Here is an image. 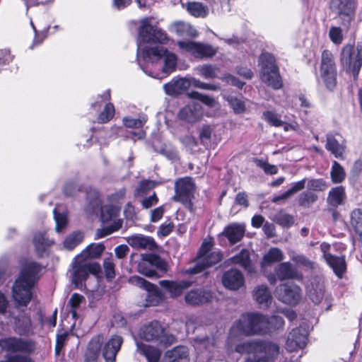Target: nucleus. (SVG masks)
I'll return each mask as SVG.
<instances>
[{
	"label": "nucleus",
	"mask_w": 362,
	"mask_h": 362,
	"mask_svg": "<svg viewBox=\"0 0 362 362\" xmlns=\"http://www.w3.org/2000/svg\"><path fill=\"white\" fill-rule=\"evenodd\" d=\"M142 58L145 64H140L141 68L146 74L158 79L175 71L177 65L176 55L160 46L144 48Z\"/></svg>",
	"instance_id": "obj_1"
},
{
	"label": "nucleus",
	"mask_w": 362,
	"mask_h": 362,
	"mask_svg": "<svg viewBox=\"0 0 362 362\" xmlns=\"http://www.w3.org/2000/svg\"><path fill=\"white\" fill-rule=\"evenodd\" d=\"M40 267L34 262H28L14 282L12 296L16 306L26 307L32 298V289L37 281Z\"/></svg>",
	"instance_id": "obj_2"
},
{
	"label": "nucleus",
	"mask_w": 362,
	"mask_h": 362,
	"mask_svg": "<svg viewBox=\"0 0 362 362\" xmlns=\"http://www.w3.org/2000/svg\"><path fill=\"white\" fill-rule=\"evenodd\" d=\"M260 78L262 82L274 89H279L283 83L274 57L268 52L262 53L259 58Z\"/></svg>",
	"instance_id": "obj_3"
},
{
	"label": "nucleus",
	"mask_w": 362,
	"mask_h": 362,
	"mask_svg": "<svg viewBox=\"0 0 362 362\" xmlns=\"http://www.w3.org/2000/svg\"><path fill=\"white\" fill-rule=\"evenodd\" d=\"M228 349L240 354H252L258 356V354H268L269 356H277L279 354V346L271 341L261 340H247L243 342L237 341L232 348Z\"/></svg>",
	"instance_id": "obj_4"
},
{
	"label": "nucleus",
	"mask_w": 362,
	"mask_h": 362,
	"mask_svg": "<svg viewBox=\"0 0 362 362\" xmlns=\"http://www.w3.org/2000/svg\"><path fill=\"white\" fill-rule=\"evenodd\" d=\"M339 60L341 69L356 79L362 66V46L344 45Z\"/></svg>",
	"instance_id": "obj_5"
},
{
	"label": "nucleus",
	"mask_w": 362,
	"mask_h": 362,
	"mask_svg": "<svg viewBox=\"0 0 362 362\" xmlns=\"http://www.w3.org/2000/svg\"><path fill=\"white\" fill-rule=\"evenodd\" d=\"M222 255L218 251H212L210 243L204 242L199 250V255L195 260V265L185 270L188 274H196L201 272L205 268L211 267L219 262Z\"/></svg>",
	"instance_id": "obj_6"
},
{
	"label": "nucleus",
	"mask_w": 362,
	"mask_h": 362,
	"mask_svg": "<svg viewBox=\"0 0 362 362\" xmlns=\"http://www.w3.org/2000/svg\"><path fill=\"white\" fill-rule=\"evenodd\" d=\"M252 336V313L244 314L235 320L229 331L226 345L232 348L243 337Z\"/></svg>",
	"instance_id": "obj_7"
},
{
	"label": "nucleus",
	"mask_w": 362,
	"mask_h": 362,
	"mask_svg": "<svg viewBox=\"0 0 362 362\" xmlns=\"http://www.w3.org/2000/svg\"><path fill=\"white\" fill-rule=\"evenodd\" d=\"M151 19L145 18L141 21V25L139 29L138 37V52L141 49V42L165 43L167 40V35L160 28L152 26L150 23Z\"/></svg>",
	"instance_id": "obj_8"
},
{
	"label": "nucleus",
	"mask_w": 362,
	"mask_h": 362,
	"mask_svg": "<svg viewBox=\"0 0 362 362\" xmlns=\"http://www.w3.org/2000/svg\"><path fill=\"white\" fill-rule=\"evenodd\" d=\"M141 337L148 341H156L163 346H170L175 341V337L165 333L160 324L156 321L144 326Z\"/></svg>",
	"instance_id": "obj_9"
},
{
	"label": "nucleus",
	"mask_w": 362,
	"mask_h": 362,
	"mask_svg": "<svg viewBox=\"0 0 362 362\" xmlns=\"http://www.w3.org/2000/svg\"><path fill=\"white\" fill-rule=\"evenodd\" d=\"M100 272V264L95 262L77 259L75 258L72 273V281L76 287L80 288L82 282L86 279L89 274L97 275Z\"/></svg>",
	"instance_id": "obj_10"
},
{
	"label": "nucleus",
	"mask_w": 362,
	"mask_h": 362,
	"mask_svg": "<svg viewBox=\"0 0 362 362\" xmlns=\"http://www.w3.org/2000/svg\"><path fill=\"white\" fill-rule=\"evenodd\" d=\"M129 282L132 285L142 288L147 291L145 306H155L163 301V295L161 291L156 286L144 279L138 276H133L129 278Z\"/></svg>",
	"instance_id": "obj_11"
},
{
	"label": "nucleus",
	"mask_w": 362,
	"mask_h": 362,
	"mask_svg": "<svg viewBox=\"0 0 362 362\" xmlns=\"http://www.w3.org/2000/svg\"><path fill=\"white\" fill-rule=\"evenodd\" d=\"M103 222L112 221V223L103 228L98 229L95 233L96 238H102L118 230L122 226V221L117 218V210L112 206H105L101 211Z\"/></svg>",
	"instance_id": "obj_12"
},
{
	"label": "nucleus",
	"mask_w": 362,
	"mask_h": 362,
	"mask_svg": "<svg viewBox=\"0 0 362 362\" xmlns=\"http://www.w3.org/2000/svg\"><path fill=\"white\" fill-rule=\"evenodd\" d=\"M194 184L190 177L177 180L175 184V194L173 199L182 203L191 209V200L194 198Z\"/></svg>",
	"instance_id": "obj_13"
},
{
	"label": "nucleus",
	"mask_w": 362,
	"mask_h": 362,
	"mask_svg": "<svg viewBox=\"0 0 362 362\" xmlns=\"http://www.w3.org/2000/svg\"><path fill=\"white\" fill-rule=\"evenodd\" d=\"M329 8L341 18L344 25L349 24L354 18L356 4L352 0H331Z\"/></svg>",
	"instance_id": "obj_14"
},
{
	"label": "nucleus",
	"mask_w": 362,
	"mask_h": 362,
	"mask_svg": "<svg viewBox=\"0 0 362 362\" xmlns=\"http://www.w3.org/2000/svg\"><path fill=\"white\" fill-rule=\"evenodd\" d=\"M179 47L197 57H211L217 53V49L211 45L192 41H180Z\"/></svg>",
	"instance_id": "obj_15"
},
{
	"label": "nucleus",
	"mask_w": 362,
	"mask_h": 362,
	"mask_svg": "<svg viewBox=\"0 0 362 362\" xmlns=\"http://www.w3.org/2000/svg\"><path fill=\"white\" fill-rule=\"evenodd\" d=\"M276 296L279 300L288 305H296L301 298V290L295 284H282L276 288Z\"/></svg>",
	"instance_id": "obj_16"
},
{
	"label": "nucleus",
	"mask_w": 362,
	"mask_h": 362,
	"mask_svg": "<svg viewBox=\"0 0 362 362\" xmlns=\"http://www.w3.org/2000/svg\"><path fill=\"white\" fill-rule=\"evenodd\" d=\"M2 349L10 352L30 353L35 349V344L30 340L16 337H8L0 340Z\"/></svg>",
	"instance_id": "obj_17"
},
{
	"label": "nucleus",
	"mask_w": 362,
	"mask_h": 362,
	"mask_svg": "<svg viewBox=\"0 0 362 362\" xmlns=\"http://www.w3.org/2000/svg\"><path fill=\"white\" fill-rule=\"evenodd\" d=\"M308 340V332L305 329L296 328L288 334L286 349L288 351H295L303 349Z\"/></svg>",
	"instance_id": "obj_18"
},
{
	"label": "nucleus",
	"mask_w": 362,
	"mask_h": 362,
	"mask_svg": "<svg viewBox=\"0 0 362 362\" xmlns=\"http://www.w3.org/2000/svg\"><path fill=\"white\" fill-rule=\"evenodd\" d=\"M223 286L230 291H237L245 285L243 274L238 269H230L222 276Z\"/></svg>",
	"instance_id": "obj_19"
},
{
	"label": "nucleus",
	"mask_w": 362,
	"mask_h": 362,
	"mask_svg": "<svg viewBox=\"0 0 362 362\" xmlns=\"http://www.w3.org/2000/svg\"><path fill=\"white\" fill-rule=\"evenodd\" d=\"M215 295L210 291L205 289H195L188 292L185 296L187 303L198 305L210 303L215 299Z\"/></svg>",
	"instance_id": "obj_20"
},
{
	"label": "nucleus",
	"mask_w": 362,
	"mask_h": 362,
	"mask_svg": "<svg viewBox=\"0 0 362 362\" xmlns=\"http://www.w3.org/2000/svg\"><path fill=\"white\" fill-rule=\"evenodd\" d=\"M308 293L309 298L314 303H322L325 296L323 279L321 277L312 279L308 285Z\"/></svg>",
	"instance_id": "obj_21"
},
{
	"label": "nucleus",
	"mask_w": 362,
	"mask_h": 362,
	"mask_svg": "<svg viewBox=\"0 0 362 362\" xmlns=\"http://www.w3.org/2000/svg\"><path fill=\"white\" fill-rule=\"evenodd\" d=\"M128 244L136 250H154L157 245L154 239L150 236L141 234H135L128 237Z\"/></svg>",
	"instance_id": "obj_22"
},
{
	"label": "nucleus",
	"mask_w": 362,
	"mask_h": 362,
	"mask_svg": "<svg viewBox=\"0 0 362 362\" xmlns=\"http://www.w3.org/2000/svg\"><path fill=\"white\" fill-rule=\"evenodd\" d=\"M123 343L122 338L119 335L112 336L105 344L103 355L106 362H115L116 356Z\"/></svg>",
	"instance_id": "obj_23"
},
{
	"label": "nucleus",
	"mask_w": 362,
	"mask_h": 362,
	"mask_svg": "<svg viewBox=\"0 0 362 362\" xmlns=\"http://www.w3.org/2000/svg\"><path fill=\"white\" fill-rule=\"evenodd\" d=\"M202 116L201 105L195 102H192L179 112L178 117L181 120L189 123H194L198 121Z\"/></svg>",
	"instance_id": "obj_24"
},
{
	"label": "nucleus",
	"mask_w": 362,
	"mask_h": 362,
	"mask_svg": "<svg viewBox=\"0 0 362 362\" xmlns=\"http://www.w3.org/2000/svg\"><path fill=\"white\" fill-rule=\"evenodd\" d=\"M189 351L187 346H178L167 351L162 362H189Z\"/></svg>",
	"instance_id": "obj_25"
},
{
	"label": "nucleus",
	"mask_w": 362,
	"mask_h": 362,
	"mask_svg": "<svg viewBox=\"0 0 362 362\" xmlns=\"http://www.w3.org/2000/svg\"><path fill=\"white\" fill-rule=\"evenodd\" d=\"M192 78H182L172 80L170 82L163 85L165 92L169 95L180 94L192 85Z\"/></svg>",
	"instance_id": "obj_26"
},
{
	"label": "nucleus",
	"mask_w": 362,
	"mask_h": 362,
	"mask_svg": "<svg viewBox=\"0 0 362 362\" xmlns=\"http://www.w3.org/2000/svg\"><path fill=\"white\" fill-rule=\"evenodd\" d=\"M252 335L270 333L269 317L252 313Z\"/></svg>",
	"instance_id": "obj_27"
},
{
	"label": "nucleus",
	"mask_w": 362,
	"mask_h": 362,
	"mask_svg": "<svg viewBox=\"0 0 362 362\" xmlns=\"http://www.w3.org/2000/svg\"><path fill=\"white\" fill-rule=\"evenodd\" d=\"M245 231L243 225L233 223L224 228L222 235L227 238L230 244H235L243 238Z\"/></svg>",
	"instance_id": "obj_28"
},
{
	"label": "nucleus",
	"mask_w": 362,
	"mask_h": 362,
	"mask_svg": "<svg viewBox=\"0 0 362 362\" xmlns=\"http://www.w3.org/2000/svg\"><path fill=\"white\" fill-rule=\"evenodd\" d=\"M274 272L275 275L281 281L291 279H300L301 277L298 271L293 268L290 262L280 263L275 267Z\"/></svg>",
	"instance_id": "obj_29"
},
{
	"label": "nucleus",
	"mask_w": 362,
	"mask_h": 362,
	"mask_svg": "<svg viewBox=\"0 0 362 362\" xmlns=\"http://www.w3.org/2000/svg\"><path fill=\"white\" fill-rule=\"evenodd\" d=\"M105 250V246L102 243H91L85 250H83L78 255L77 259H85L89 261L100 257Z\"/></svg>",
	"instance_id": "obj_30"
},
{
	"label": "nucleus",
	"mask_w": 362,
	"mask_h": 362,
	"mask_svg": "<svg viewBox=\"0 0 362 362\" xmlns=\"http://www.w3.org/2000/svg\"><path fill=\"white\" fill-rule=\"evenodd\" d=\"M160 286L166 289L173 298L179 296L188 284L185 281L177 282L168 280H162L159 281Z\"/></svg>",
	"instance_id": "obj_31"
},
{
	"label": "nucleus",
	"mask_w": 362,
	"mask_h": 362,
	"mask_svg": "<svg viewBox=\"0 0 362 362\" xmlns=\"http://www.w3.org/2000/svg\"><path fill=\"white\" fill-rule=\"evenodd\" d=\"M345 199L346 192L344 187L343 186H338L331 189L329 192L327 201L330 206L337 207L343 204Z\"/></svg>",
	"instance_id": "obj_32"
},
{
	"label": "nucleus",
	"mask_w": 362,
	"mask_h": 362,
	"mask_svg": "<svg viewBox=\"0 0 362 362\" xmlns=\"http://www.w3.org/2000/svg\"><path fill=\"white\" fill-rule=\"evenodd\" d=\"M183 8L196 18H206L209 14V8L201 2L191 1L187 4H182Z\"/></svg>",
	"instance_id": "obj_33"
},
{
	"label": "nucleus",
	"mask_w": 362,
	"mask_h": 362,
	"mask_svg": "<svg viewBox=\"0 0 362 362\" xmlns=\"http://www.w3.org/2000/svg\"><path fill=\"white\" fill-rule=\"evenodd\" d=\"M253 296L256 301L264 307H267L272 301V295L265 285L257 286L253 291Z\"/></svg>",
	"instance_id": "obj_34"
},
{
	"label": "nucleus",
	"mask_w": 362,
	"mask_h": 362,
	"mask_svg": "<svg viewBox=\"0 0 362 362\" xmlns=\"http://www.w3.org/2000/svg\"><path fill=\"white\" fill-rule=\"evenodd\" d=\"M325 261L337 276H342L346 268L344 257L327 256Z\"/></svg>",
	"instance_id": "obj_35"
},
{
	"label": "nucleus",
	"mask_w": 362,
	"mask_h": 362,
	"mask_svg": "<svg viewBox=\"0 0 362 362\" xmlns=\"http://www.w3.org/2000/svg\"><path fill=\"white\" fill-rule=\"evenodd\" d=\"M320 78L322 81L325 88L330 91H333L337 83V69L320 71Z\"/></svg>",
	"instance_id": "obj_36"
},
{
	"label": "nucleus",
	"mask_w": 362,
	"mask_h": 362,
	"mask_svg": "<svg viewBox=\"0 0 362 362\" xmlns=\"http://www.w3.org/2000/svg\"><path fill=\"white\" fill-rule=\"evenodd\" d=\"M284 254L281 250L276 247L271 248L267 253H266L261 262L262 268L271 265L273 263L281 262L284 259Z\"/></svg>",
	"instance_id": "obj_37"
},
{
	"label": "nucleus",
	"mask_w": 362,
	"mask_h": 362,
	"mask_svg": "<svg viewBox=\"0 0 362 362\" xmlns=\"http://www.w3.org/2000/svg\"><path fill=\"white\" fill-rule=\"evenodd\" d=\"M139 352L144 354L148 362H159L160 351L153 346L146 344H137Z\"/></svg>",
	"instance_id": "obj_38"
},
{
	"label": "nucleus",
	"mask_w": 362,
	"mask_h": 362,
	"mask_svg": "<svg viewBox=\"0 0 362 362\" xmlns=\"http://www.w3.org/2000/svg\"><path fill=\"white\" fill-rule=\"evenodd\" d=\"M53 243L54 241L46 237L45 233L37 232L34 235L33 244L39 254L45 251L46 248Z\"/></svg>",
	"instance_id": "obj_39"
},
{
	"label": "nucleus",
	"mask_w": 362,
	"mask_h": 362,
	"mask_svg": "<svg viewBox=\"0 0 362 362\" xmlns=\"http://www.w3.org/2000/svg\"><path fill=\"white\" fill-rule=\"evenodd\" d=\"M334 57L330 50L325 49L321 54L320 71L336 70Z\"/></svg>",
	"instance_id": "obj_40"
},
{
	"label": "nucleus",
	"mask_w": 362,
	"mask_h": 362,
	"mask_svg": "<svg viewBox=\"0 0 362 362\" xmlns=\"http://www.w3.org/2000/svg\"><path fill=\"white\" fill-rule=\"evenodd\" d=\"M171 29L173 31L176 33L177 35L183 36V35H189V36H196L197 30L189 23L178 21L174 23L171 25Z\"/></svg>",
	"instance_id": "obj_41"
},
{
	"label": "nucleus",
	"mask_w": 362,
	"mask_h": 362,
	"mask_svg": "<svg viewBox=\"0 0 362 362\" xmlns=\"http://www.w3.org/2000/svg\"><path fill=\"white\" fill-rule=\"evenodd\" d=\"M15 327L16 332L20 334H29L33 331L30 319L27 315H22L16 318Z\"/></svg>",
	"instance_id": "obj_42"
},
{
	"label": "nucleus",
	"mask_w": 362,
	"mask_h": 362,
	"mask_svg": "<svg viewBox=\"0 0 362 362\" xmlns=\"http://www.w3.org/2000/svg\"><path fill=\"white\" fill-rule=\"evenodd\" d=\"M84 235L81 231H74L66 237L64 240V247L72 250L83 240Z\"/></svg>",
	"instance_id": "obj_43"
},
{
	"label": "nucleus",
	"mask_w": 362,
	"mask_h": 362,
	"mask_svg": "<svg viewBox=\"0 0 362 362\" xmlns=\"http://www.w3.org/2000/svg\"><path fill=\"white\" fill-rule=\"evenodd\" d=\"M326 148L337 158L341 156L344 151V146L332 135L327 136Z\"/></svg>",
	"instance_id": "obj_44"
},
{
	"label": "nucleus",
	"mask_w": 362,
	"mask_h": 362,
	"mask_svg": "<svg viewBox=\"0 0 362 362\" xmlns=\"http://www.w3.org/2000/svg\"><path fill=\"white\" fill-rule=\"evenodd\" d=\"M141 260H145L151 267H154L162 272H166L168 269L167 264L159 256L152 254L141 255Z\"/></svg>",
	"instance_id": "obj_45"
},
{
	"label": "nucleus",
	"mask_w": 362,
	"mask_h": 362,
	"mask_svg": "<svg viewBox=\"0 0 362 362\" xmlns=\"http://www.w3.org/2000/svg\"><path fill=\"white\" fill-rule=\"evenodd\" d=\"M230 261L232 263L239 264L251 272L250 253L247 250H242L240 253L231 257Z\"/></svg>",
	"instance_id": "obj_46"
},
{
	"label": "nucleus",
	"mask_w": 362,
	"mask_h": 362,
	"mask_svg": "<svg viewBox=\"0 0 362 362\" xmlns=\"http://www.w3.org/2000/svg\"><path fill=\"white\" fill-rule=\"evenodd\" d=\"M195 71L205 78H214L218 76V68L211 64H205L195 68Z\"/></svg>",
	"instance_id": "obj_47"
},
{
	"label": "nucleus",
	"mask_w": 362,
	"mask_h": 362,
	"mask_svg": "<svg viewBox=\"0 0 362 362\" xmlns=\"http://www.w3.org/2000/svg\"><path fill=\"white\" fill-rule=\"evenodd\" d=\"M330 175L332 182L335 184L341 183L346 177L343 167L335 160L333 162Z\"/></svg>",
	"instance_id": "obj_48"
},
{
	"label": "nucleus",
	"mask_w": 362,
	"mask_h": 362,
	"mask_svg": "<svg viewBox=\"0 0 362 362\" xmlns=\"http://www.w3.org/2000/svg\"><path fill=\"white\" fill-rule=\"evenodd\" d=\"M100 346L101 343L99 337L94 338L90 341L86 354L88 360L95 361L97 358Z\"/></svg>",
	"instance_id": "obj_49"
},
{
	"label": "nucleus",
	"mask_w": 362,
	"mask_h": 362,
	"mask_svg": "<svg viewBox=\"0 0 362 362\" xmlns=\"http://www.w3.org/2000/svg\"><path fill=\"white\" fill-rule=\"evenodd\" d=\"M290 257L291 259L299 267H303L305 269H312L314 268V262L303 255L291 252Z\"/></svg>",
	"instance_id": "obj_50"
},
{
	"label": "nucleus",
	"mask_w": 362,
	"mask_h": 362,
	"mask_svg": "<svg viewBox=\"0 0 362 362\" xmlns=\"http://www.w3.org/2000/svg\"><path fill=\"white\" fill-rule=\"evenodd\" d=\"M54 218L56 223L55 230L57 233L62 232L68 224L67 214L64 212L59 213L56 209L53 211Z\"/></svg>",
	"instance_id": "obj_51"
},
{
	"label": "nucleus",
	"mask_w": 362,
	"mask_h": 362,
	"mask_svg": "<svg viewBox=\"0 0 362 362\" xmlns=\"http://www.w3.org/2000/svg\"><path fill=\"white\" fill-rule=\"evenodd\" d=\"M155 187V182L150 180H144L141 181L136 187L134 196L141 197L149 192L151 189Z\"/></svg>",
	"instance_id": "obj_52"
},
{
	"label": "nucleus",
	"mask_w": 362,
	"mask_h": 362,
	"mask_svg": "<svg viewBox=\"0 0 362 362\" xmlns=\"http://www.w3.org/2000/svg\"><path fill=\"white\" fill-rule=\"evenodd\" d=\"M317 199V195L311 192H304L298 197V204L303 207H309Z\"/></svg>",
	"instance_id": "obj_53"
},
{
	"label": "nucleus",
	"mask_w": 362,
	"mask_h": 362,
	"mask_svg": "<svg viewBox=\"0 0 362 362\" xmlns=\"http://www.w3.org/2000/svg\"><path fill=\"white\" fill-rule=\"evenodd\" d=\"M351 224L356 232L362 231V211L354 209L351 214Z\"/></svg>",
	"instance_id": "obj_54"
},
{
	"label": "nucleus",
	"mask_w": 362,
	"mask_h": 362,
	"mask_svg": "<svg viewBox=\"0 0 362 362\" xmlns=\"http://www.w3.org/2000/svg\"><path fill=\"white\" fill-rule=\"evenodd\" d=\"M115 115V107L112 103H107L103 111L99 115L98 120L100 123L109 122Z\"/></svg>",
	"instance_id": "obj_55"
},
{
	"label": "nucleus",
	"mask_w": 362,
	"mask_h": 362,
	"mask_svg": "<svg viewBox=\"0 0 362 362\" xmlns=\"http://www.w3.org/2000/svg\"><path fill=\"white\" fill-rule=\"evenodd\" d=\"M147 118L146 116L142 115L140 116L137 119L130 118V117H124L123 119L124 124L128 128H140L144 126V124L146 122Z\"/></svg>",
	"instance_id": "obj_56"
},
{
	"label": "nucleus",
	"mask_w": 362,
	"mask_h": 362,
	"mask_svg": "<svg viewBox=\"0 0 362 362\" xmlns=\"http://www.w3.org/2000/svg\"><path fill=\"white\" fill-rule=\"evenodd\" d=\"M262 116L263 119L272 126L279 127L284 124V122L279 117L272 111H264Z\"/></svg>",
	"instance_id": "obj_57"
},
{
	"label": "nucleus",
	"mask_w": 362,
	"mask_h": 362,
	"mask_svg": "<svg viewBox=\"0 0 362 362\" xmlns=\"http://www.w3.org/2000/svg\"><path fill=\"white\" fill-rule=\"evenodd\" d=\"M329 37L334 44H341L344 40L341 28L337 26H332L329 30Z\"/></svg>",
	"instance_id": "obj_58"
},
{
	"label": "nucleus",
	"mask_w": 362,
	"mask_h": 362,
	"mask_svg": "<svg viewBox=\"0 0 362 362\" xmlns=\"http://www.w3.org/2000/svg\"><path fill=\"white\" fill-rule=\"evenodd\" d=\"M227 100L235 113L241 114L245 111V105L240 99L235 97H228Z\"/></svg>",
	"instance_id": "obj_59"
},
{
	"label": "nucleus",
	"mask_w": 362,
	"mask_h": 362,
	"mask_svg": "<svg viewBox=\"0 0 362 362\" xmlns=\"http://www.w3.org/2000/svg\"><path fill=\"white\" fill-rule=\"evenodd\" d=\"M189 96L204 103L209 107H214L216 105V100L209 95L201 94L198 92H192L189 93Z\"/></svg>",
	"instance_id": "obj_60"
},
{
	"label": "nucleus",
	"mask_w": 362,
	"mask_h": 362,
	"mask_svg": "<svg viewBox=\"0 0 362 362\" xmlns=\"http://www.w3.org/2000/svg\"><path fill=\"white\" fill-rule=\"evenodd\" d=\"M307 187L310 190L324 191L327 189V185L322 179H310L308 181Z\"/></svg>",
	"instance_id": "obj_61"
},
{
	"label": "nucleus",
	"mask_w": 362,
	"mask_h": 362,
	"mask_svg": "<svg viewBox=\"0 0 362 362\" xmlns=\"http://www.w3.org/2000/svg\"><path fill=\"white\" fill-rule=\"evenodd\" d=\"M276 221L284 227H289L294 223L293 217L286 213L279 212L275 217Z\"/></svg>",
	"instance_id": "obj_62"
},
{
	"label": "nucleus",
	"mask_w": 362,
	"mask_h": 362,
	"mask_svg": "<svg viewBox=\"0 0 362 362\" xmlns=\"http://www.w3.org/2000/svg\"><path fill=\"white\" fill-rule=\"evenodd\" d=\"M257 165L262 168L264 172L267 175H275L278 173V168L274 165L257 159L255 161Z\"/></svg>",
	"instance_id": "obj_63"
},
{
	"label": "nucleus",
	"mask_w": 362,
	"mask_h": 362,
	"mask_svg": "<svg viewBox=\"0 0 362 362\" xmlns=\"http://www.w3.org/2000/svg\"><path fill=\"white\" fill-rule=\"evenodd\" d=\"M151 267L145 260H141L138 265V272L148 277H153L156 276V272Z\"/></svg>",
	"instance_id": "obj_64"
}]
</instances>
